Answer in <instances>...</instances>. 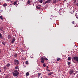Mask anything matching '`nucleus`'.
<instances>
[{"instance_id":"1","label":"nucleus","mask_w":78,"mask_h":78,"mask_svg":"<svg viewBox=\"0 0 78 78\" xmlns=\"http://www.w3.org/2000/svg\"><path fill=\"white\" fill-rule=\"evenodd\" d=\"M13 76H17L19 75V72H18V71L17 70H14L13 72H12Z\"/></svg>"},{"instance_id":"2","label":"nucleus","mask_w":78,"mask_h":78,"mask_svg":"<svg viewBox=\"0 0 78 78\" xmlns=\"http://www.w3.org/2000/svg\"><path fill=\"white\" fill-rule=\"evenodd\" d=\"M40 60L41 61V62L42 64H44V63L45 62V59L44 57H41L40 59Z\"/></svg>"},{"instance_id":"3","label":"nucleus","mask_w":78,"mask_h":78,"mask_svg":"<svg viewBox=\"0 0 78 78\" xmlns=\"http://www.w3.org/2000/svg\"><path fill=\"white\" fill-rule=\"evenodd\" d=\"M74 71L73 69H71L69 71V74L70 75H72V73H73Z\"/></svg>"},{"instance_id":"4","label":"nucleus","mask_w":78,"mask_h":78,"mask_svg":"<svg viewBox=\"0 0 78 78\" xmlns=\"http://www.w3.org/2000/svg\"><path fill=\"white\" fill-rule=\"evenodd\" d=\"M51 0H48L45 2V3H50L51 2Z\"/></svg>"},{"instance_id":"5","label":"nucleus","mask_w":78,"mask_h":78,"mask_svg":"<svg viewBox=\"0 0 78 78\" xmlns=\"http://www.w3.org/2000/svg\"><path fill=\"white\" fill-rule=\"evenodd\" d=\"M15 38H13L12 40V41H11V43H12V44L14 43V42H15Z\"/></svg>"},{"instance_id":"6","label":"nucleus","mask_w":78,"mask_h":78,"mask_svg":"<svg viewBox=\"0 0 78 78\" xmlns=\"http://www.w3.org/2000/svg\"><path fill=\"white\" fill-rule=\"evenodd\" d=\"M70 12H71V14H73L74 12V10H73L71 9L70 11Z\"/></svg>"},{"instance_id":"7","label":"nucleus","mask_w":78,"mask_h":78,"mask_svg":"<svg viewBox=\"0 0 78 78\" xmlns=\"http://www.w3.org/2000/svg\"><path fill=\"white\" fill-rule=\"evenodd\" d=\"M0 38L1 39H3V35L1 33H0Z\"/></svg>"},{"instance_id":"8","label":"nucleus","mask_w":78,"mask_h":78,"mask_svg":"<svg viewBox=\"0 0 78 78\" xmlns=\"http://www.w3.org/2000/svg\"><path fill=\"white\" fill-rule=\"evenodd\" d=\"M14 62H16V63H17V64H19V61L16 59L14 60Z\"/></svg>"},{"instance_id":"9","label":"nucleus","mask_w":78,"mask_h":78,"mask_svg":"<svg viewBox=\"0 0 78 78\" xmlns=\"http://www.w3.org/2000/svg\"><path fill=\"white\" fill-rule=\"evenodd\" d=\"M8 39H11V36L10 35H8Z\"/></svg>"},{"instance_id":"10","label":"nucleus","mask_w":78,"mask_h":78,"mask_svg":"<svg viewBox=\"0 0 78 78\" xmlns=\"http://www.w3.org/2000/svg\"><path fill=\"white\" fill-rule=\"evenodd\" d=\"M36 8L38 9H41V7H39V6L37 5L36 6Z\"/></svg>"},{"instance_id":"11","label":"nucleus","mask_w":78,"mask_h":78,"mask_svg":"<svg viewBox=\"0 0 78 78\" xmlns=\"http://www.w3.org/2000/svg\"><path fill=\"white\" fill-rule=\"evenodd\" d=\"M51 74H53V73L51 72V73H48V75L49 76H51Z\"/></svg>"},{"instance_id":"12","label":"nucleus","mask_w":78,"mask_h":78,"mask_svg":"<svg viewBox=\"0 0 78 78\" xmlns=\"http://www.w3.org/2000/svg\"><path fill=\"white\" fill-rule=\"evenodd\" d=\"M7 67H9V66H10V64L9 63H8V64L6 66Z\"/></svg>"},{"instance_id":"13","label":"nucleus","mask_w":78,"mask_h":78,"mask_svg":"<svg viewBox=\"0 0 78 78\" xmlns=\"http://www.w3.org/2000/svg\"><path fill=\"white\" fill-rule=\"evenodd\" d=\"M56 2H57L56 0H53V3H56Z\"/></svg>"},{"instance_id":"14","label":"nucleus","mask_w":78,"mask_h":78,"mask_svg":"<svg viewBox=\"0 0 78 78\" xmlns=\"http://www.w3.org/2000/svg\"><path fill=\"white\" fill-rule=\"evenodd\" d=\"M7 6V4L6 3H5L3 5V6H4V7L5 6Z\"/></svg>"},{"instance_id":"15","label":"nucleus","mask_w":78,"mask_h":78,"mask_svg":"<svg viewBox=\"0 0 78 78\" xmlns=\"http://www.w3.org/2000/svg\"><path fill=\"white\" fill-rule=\"evenodd\" d=\"M15 69L16 70H17V69H19V66H16L15 67Z\"/></svg>"},{"instance_id":"16","label":"nucleus","mask_w":78,"mask_h":78,"mask_svg":"<svg viewBox=\"0 0 78 78\" xmlns=\"http://www.w3.org/2000/svg\"><path fill=\"white\" fill-rule=\"evenodd\" d=\"M29 73L27 72L26 73V76H29Z\"/></svg>"},{"instance_id":"17","label":"nucleus","mask_w":78,"mask_h":78,"mask_svg":"<svg viewBox=\"0 0 78 78\" xmlns=\"http://www.w3.org/2000/svg\"><path fill=\"white\" fill-rule=\"evenodd\" d=\"M42 73H38V77H39V76H40V75H41Z\"/></svg>"},{"instance_id":"18","label":"nucleus","mask_w":78,"mask_h":78,"mask_svg":"<svg viewBox=\"0 0 78 78\" xmlns=\"http://www.w3.org/2000/svg\"><path fill=\"white\" fill-rule=\"evenodd\" d=\"M17 2L16 1L14 2L13 4L14 5H16V4H17Z\"/></svg>"},{"instance_id":"19","label":"nucleus","mask_w":78,"mask_h":78,"mask_svg":"<svg viewBox=\"0 0 78 78\" xmlns=\"http://www.w3.org/2000/svg\"><path fill=\"white\" fill-rule=\"evenodd\" d=\"M44 59H45V61H48V58H46V57H44Z\"/></svg>"},{"instance_id":"20","label":"nucleus","mask_w":78,"mask_h":78,"mask_svg":"<svg viewBox=\"0 0 78 78\" xmlns=\"http://www.w3.org/2000/svg\"><path fill=\"white\" fill-rule=\"evenodd\" d=\"M58 59L57 60V61H59L60 59L61 58H57Z\"/></svg>"},{"instance_id":"21","label":"nucleus","mask_w":78,"mask_h":78,"mask_svg":"<svg viewBox=\"0 0 78 78\" xmlns=\"http://www.w3.org/2000/svg\"><path fill=\"white\" fill-rule=\"evenodd\" d=\"M39 2H40V3H42L43 2V1H42V0H40L39 1Z\"/></svg>"},{"instance_id":"22","label":"nucleus","mask_w":78,"mask_h":78,"mask_svg":"<svg viewBox=\"0 0 78 78\" xmlns=\"http://www.w3.org/2000/svg\"><path fill=\"white\" fill-rule=\"evenodd\" d=\"M17 55L16 53L15 54V55H14V56L15 57H17Z\"/></svg>"},{"instance_id":"23","label":"nucleus","mask_w":78,"mask_h":78,"mask_svg":"<svg viewBox=\"0 0 78 78\" xmlns=\"http://www.w3.org/2000/svg\"><path fill=\"white\" fill-rule=\"evenodd\" d=\"M0 19H1V20H3V17L2 16H0Z\"/></svg>"},{"instance_id":"24","label":"nucleus","mask_w":78,"mask_h":78,"mask_svg":"<svg viewBox=\"0 0 78 78\" xmlns=\"http://www.w3.org/2000/svg\"><path fill=\"white\" fill-rule=\"evenodd\" d=\"M30 1L29 0H28V1L27 2L28 4H30Z\"/></svg>"},{"instance_id":"25","label":"nucleus","mask_w":78,"mask_h":78,"mask_svg":"<svg viewBox=\"0 0 78 78\" xmlns=\"http://www.w3.org/2000/svg\"><path fill=\"white\" fill-rule=\"evenodd\" d=\"M26 64H28V61H26Z\"/></svg>"},{"instance_id":"26","label":"nucleus","mask_w":78,"mask_h":78,"mask_svg":"<svg viewBox=\"0 0 78 78\" xmlns=\"http://www.w3.org/2000/svg\"><path fill=\"white\" fill-rule=\"evenodd\" d=\"M43 67H46V65L45 64H43Z\"/></svg>"},{"instance_id":"27","label":"nucleus","mask_w":78,"mask_h":78,"mask_svg":"<svg viewBox=\"0 0 78 78\" xmlns=\"http://www.w3.org/2000/svg\"><path fill=\"white\" fill-rule=\"evenodd\" d=\"M72 59V57H69V60H70Z\"/></svg>"},{"instance_id":"28","label":"nucleus","mask_w":78,"mask_h":78,"mask_svg":"<svg viewBox=\"0 0 78 78\" xmlns=\"http://www.w3.org/2000/svg\"><path fill=\"white\" fill-rule=\"evenodd\" d=\"M2 44L3 45H5V42H2Z\"/></svg>"},{"instance_id":"29","label":"nucleus","mask_w":78,"mask_h":78,"mask_svg":"<svg viewBox=\"0 0 78 78\" xmlns=\"http://www.w3.org/2000/svg\"><path fill=\"white\" fill-rule=\"evenodd\" d=\"M76 0H73L74 3H76Z\"/></svg>"},{"instance_id":"30","label":"nucleus","mask_w":78,"mask_h":78,"mask_svg":"<svg viewBox=\"0 0 78 78\" xmlns=\"http://www.w3.org/2000/svg\"><path fill=\"white\" fill-rule=\"evenodd\" d=\"M46 70H47L48 71V72H50V70H48V68Z\"/></svg>"},{"instance_id":"31","label":"nucleus","mask_w":78,"mask_h":78,"mask_svg":"<svg viewBox=\"0 0 78 78\" xmlns=\"http://www.w3.org/2000/svg\"><path fill=\"white\" fill-rule=\"evenodd\" d=\"M5 78H8V76H5Z\"/></svg>"},{"instance_id":"32","label":"nucleus","mask_w":78,"mask_h":78,"mask_svg":"<svg viewBox=\"0 0 78 78\" xmlns=\"http://www.w3.org/2000/svg\"><path fill=\"white\" fill-rule=\"evenodd\" d=\"M6 69V66L4 67V70Z\"/></svg>"},{"instance_id":"33","label":"nucleus","mask_w":78,"mask_h":78,"mask_svg":"<svg viewBox=\"0 0 78 78\" xmlns=\"http://www.w3.org/2000/svg\"><path fill=\"white\" fill-rule=\"evenodd\" d=\"M38 6H39V7H42V6L41 5H39Z\"/></svg>"},{"instance_id":"34","label":"nucleus","mask_w":78,"mask_h":78,"mask_svg":"<svg viewBox=\"0 0 78 78\" xmlns=\"http://www.w3.org/2000/svg\"><path fill=\"white\" fill-rule=\"evenodd\" d=\"M74 21H73V22H72L73 24H74Z\"/></svg>"},{"instance_id":"35","label":"nucleus","mask_w":78,"mask_h":78,"mask_svg":"<svg viewBox=\"0 0 78 78\" xmlns=\"http://www.w3.org/2000/svg\"><path fill=\"white\" fill-rule=\"evenodd\" d=\"M0 30L1 31H3V30H2V29H0Z\"/></svg>"},{"instance_id":"36","label":"nucleus","mask_w":78,"mask_h":78,"mask_svg":"<svg viewBox=\"0 0 78 78\" xmlns=\"http://www.w3.org/2000/svg\"><path fill=\"white\" fill-rule=\"evenodd\" d=\"M69 64H70V62H69Z\"/></svg>"},{"instance_id":"37","label":"nucleus","mask_w":78,"mask_h":78,"mask_svg":"<svg viewBox=\"0 0 78 78\" xmlns=\"http://www.w3.org/2000/svg\"><path fill=\"white\" fill-rule=\"evenodd\" d=\"M76 5H77V6H78V3H76Z\"/></svg>"},{"instance_id":"38","label":"nucleus","mask_w":78,"mask_h":78,"mask_svg":"<svg viewBox=\"0 0 78 78\" xmlns=\"http://www.w3.org/2000/svg\"><path fill=\"white\" fill-rule=\"evenodd\" d=\"M46 67H47V69H48V66H46Z\"/></svg>"},{"instance_id":"39","label":"nucleus","mask_w":78,"mask_h":78,"mask_svg":"<svg viewBox=\"0 0 78 78\" xmlns=\"http://www.w3.org/2000/svg\"><path fill=\"white\" fill-rule=\"evenodd\" d=\"M8 2H9L10 1V0H7Z\"/></svg>"},{"instance_id":"40","label":"nucleus","mask_w":78,"mask_h":78,"mask_svg":"<svg viewBox=\"0 0 78 78\" xmlns=\"http://www.w3.org/2000/svg\"><path fill=\"white\" fill-rule=\"evenodd\" d=\"M76 18H77V19H78V17L76 16Z\"/></svg>"},{"instance_id":"41","label":"nucleus","mask_w":78,"mask_h":78,"mask_svg":"<svg viewBox=\"0 0 78 78\" xmlns=\"http://www.w3.org/2000/svg\"><path fill=\"white\" fill-rule=\"evenodd\" d=\"M2 72V71L1 70H0V72Z\"/></svg>"},{"instance_id":"42","label":"nucleus","mask_w":78,"mask_h":78,"mask_svg":"<svg viewBox=\"0 0 78 78\" xmlns=\"http://www.w3.org/2000/svg\"><path fill=\"white\" fill-rule=\"evenodd\" d=\"M1 51H0V53H1Z\"/></svg>"},{"instance_id":"43","label":"nucleus","mask_w":78,"mask_h":78,"mask_svg":"<svg viewBox=\"0 0 78 78\" xmlns=\"http://www.w3.org/2000/svg\"><path fill=\"white\" fill-rule=\"evenodd\" d=\"M22 51H24L23 50H22Z\"/></svg>"},{"instance_id":"44","label":"nucleus","mask_w":78,"mask_h":78,"mask_svg":"<svg viewBox=\"0 0 78 78\" xmlns=\"http://www.w3.org/2000/svg\"><path fill=\"white\" fill-rule=\"evenodd\" d=\"M68 64H69V62H68Z\"/></svg>"},{"instance_id":"45","label":"nucleus","mask_w":78,"mask_h":78,"mask_svg":"<svg viewBox=\"0 0 78 78\" xmlns=\"http://www.w3.org/2000/svg\"><path fill=\"white\" fill-rule=\"evenodd\" d=\"M64 0V1H66V0Z\"/></svg>"},{"instance_id":"46","label":"nucleus","mask_w":78,"mask_h":78,"mask_svg":"<svg viewBox=\"0 0 78 78\" xmlns=\"http://www.w3.org/2000/svg\"><path fill=\"white\" fill-rule=\"evenodd\" d=\"M68 59H69V57H68Z\"/></svg>"},{"instance_id":"47","label":"nucleus","mask_w":78,"mask_h":78,"mask_svg":"<svg viewBox=\"0 0 78 78\" xmlns=\"http://www.w3.org/2000/svg\"><path fill=\"white\" fill-rule=\"evenodd\" d=\"M69 67H70V66H69Z\"/></svg>"}]
</instances>
